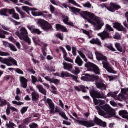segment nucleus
Wrapping results in <instances>:
<instances>
[{
    "mask_svg": "<svg viewBox=\"0 0 128 128\" xmlns=\"http://www.w3.org/2000/svg\"><path fill=\"white\" fill-rule=\"evenodd\" d=\"M0 102H1L0 106H2L8 105V102H6V100L2 99V97H0Z\"/></svg>",
    "mask_w": 128,
    "mask_h": 128,
    "instance_id": "473e14b6",
    "label": "nucleus"
},
{
    "mask_svg": "<svg viewBox=\"0 0 128 128\" xmlns=\"http://www.w3.org/2000/svg\"><path fill=\"white\" fill-rule=\"evenodd\" d=\"M22 10L24 11L27 12L28 14H30V10H30V8L26 6H22Z\"/></svg>",
    "mask_w": 128,
    "mask_h": 128,
    "instance_id": "f704fd0d",
    "label": "nucleus"
},
{
    "mask_svg": "<svg viewBox=\"0 0 128 128\" xmlns=\"http://www.w3.org/2000/svg\"><path fill=\"white\" fill-rule=\"evenodd\" d=\"M84 8H92V4L90 2H87L84 5Z\"/></svg>",
    "mask_w": 128,
    "mask_h": 128,
    "instance_id": "603ef678",
    "label": "nucleus"
},
{
    "mask_svg": "<svg viewBox=\"0 0 128 128\" xmlns=\"http://www.w3.org/2000/svg\"><path fill=\"white\" fill-rule=\"evenodd\" d=\"M82 32L84 34H86L88 36L89 38H92V37L90 36V32L88 31H86V30H82Z\"/></svg>",
    "mask_w": 128,
    "mask_h": 128,
    "instance_id": "e2e57ef3",
    "label": "nucleus"
},
{
    "mask_svg": "<svg viewBox=\"0 0 128 128\" xmlns=\"http://www.w3.org/2000/svg\"><path fill=\"white\" fill-rule=\"evenodd\" d=\"M29 126L30 128H38V124L36 123H32L30 124Z\"/></svg>",
    "mask_w": 128,
    "mask_h": 128,
    "instance_id": "864d4df0",
    "label": "nucleus"
},
{
    "mask_svg": "<svg viewBox=\"0 0 128 128\" xmlns=\"http://www.w3.org/2000/svg\"><path fill=\"white\" fill-rule=\"evenodd\" d=\"M70 78H72L73 80L76 82H78V77L74 75H72L71 74Z\"/></svg>",
    "mask_w": 128,
    "mask_h": 128,
    "instance_id": "13d9d810",
    "label": "nucleus"
},
{
    "mask_svg": "<svg viewBox=\"0 0 128 128\" xmlns=\"http://www.w3.org/2000/svg\"><path fill=\"white\" fill-rule=\"evenodd\" d=\"M70 74L68 72H61V78H70Z\"/></svg>",
    "mask_w": 128,
    "mask_h": 128,
    "instance_id": "7c9ffc66",
    "label": "nucleus"
},
{
    "mask_svg": "<svg viewBox=\"0 0 128 128\" xmlns=\"http://www.w3.org/2000/svg\"><path fill=\"white\" fill-rule=\"evenodd\" d=\"M115 47L118 50V52H122L123 54L126 52V50L123 49L122 48L120 44L118 43L115 44Z\"/></svg>",
    "mask_w": 128,
    "mask_h": 128,
    "instance_id": "cd10ccee",
    "label": "nucleus"
},
{
    "mask_svg": "<svg viewBox=\"0 0 128 128\" xmlns=\"http://www.w3.org/2000/svg\"><path fill=\"white\" fill-rule=\"evenodd\" d=\"M120 6L114 3H111L110 8H108V10L109 12H112L114 10H120Z\"/></svg>",
    "mask_w": 128,
    "mask_h": 128,
    "instance_id": "dca6fc26",
    "label": "nucleus"
},
{
    "mask_svg": "<svg viewBox=\"0 0 128 128\" xmlns=\"http://www.w3.org/2000/svg\"><path fill=\"white\" fill-rule=\"evenodd\" d=\"M62 18L64 24H67L68 26H74V23L72 22H68V16H63Z\"/></svg>",
    "mask_w": 128,
    "mask_h": 128,
    "instance_id": "b1692460",
    "label": "nucleus"
},
{
    "mask_svg": "<svg viewBox=\"0 0 128 128\" xmlns=\"http://www.w3.org/2000/svg\"><path fill=\"white\" fill-rule=\"evenodd\" d=\"M98 36L101 38L102 40H106V38H110V33L105 30L103 32L98 34Z\"/></svg>",
    "mask_w": 128,
    "mask_h": 128,
    "instance_id": "f3484780",
    "label": "nucleus"
},
{
    "mask_svg": "<svg viewBox=\"0 0 128 128\" xmlns=\"http://www.w3.org/2000/svg\"><path fill=\"white\" fill-rule=\"evenodd\" d=\"M60 50H62V51L63 52L64 54V58L66 62H70L71 64H74V60L70 59V58H68V53L66 52V49L60 46Z\"/></svg>",
    "mask_w": 128,
    "mask_h": 128,
    "instance_id": "f8f14e48",
    "label": "nucleus"
},
{
    "mask_svg": "<svg viewBox=\"0 0 128 128\" xmlns=\"http://www.w3.org/2000/svg\"><path fill=\"white\" fill-rule=\"evenodd\" d=\"M90 92L92 98H102V100H106V96L102 92L94 91V90H90Z\"/></svg>",
    "mask_w": 128,
    "mask_h": 128,
    "instance_id": "1a4fd4ad",
    "label": "nucleus"
},
{
    "mask_svg": "<svg viewBox=\"0 0 128 128\" xmlns=\"http://www.w3.org/2000/svg\"><path fill=\"white\" fill-rule=\"evenodd\" d=\"M16 34L17 36L19 38L20 40H24L26 42H28L29 44H32V41L28 37V30H26V28H21L20 30V32H17L16 33Z\"/></svg>",
    "mask_w": 128,
    "mask_h": 128,
    "instance_id": "423d86ee",
    "label": "nucleus"
},
{
    "mask_svg": "<svg viewBox=\"0 0 128 128\" xmlns=\"http://www.w3.org/2000/svg\"><path fill=\"white\" fill-rule=\"evenodd\" d=\"M128 92V88H123L121 90V94H126Z\"/></svg>",
    "mask_w": 128,
    "mask_h": 128,
    "instance_id": "09e8293b",
    "label": "nucleus"
},
{
    "mask_svg": "<svg viewBox=\"0 0 128 128\" xmlns=\"http://www.w3.org/2000/svg\"><path fill=\"white\" fill-rule=\"evenodd\" d=\"M12 104H16V106H24V103L21 102H18L17 101L14 100L12 102Z\"/></svg>",
    "mask_w": 128,
    "mask_h": 128,
    "instance_id": "72a5a7b5",
    "label": "nucleus"
},
{
    "mask_svg": "<svg viewBox=\"0 0 128 128\" xmlns=\"http://www.w3.org/2000/svg\"><path fill=\"white\" fill-rule=\"evenodd\" d=\"M56 29L57 30H60L63 32H68V29L66 27L59 24H56Z\"/></svg>",
    "mask_w": 128,
    "mask_h": 128,
    "instance_id": "5701e85b",
    "label": "nucleus"
},
{
    "mask_svg": "<svg viewBox=\"0 0 128 128\" xmlns=\"http://www.w3.org/2000/svg\"><path fill=\"white\" fill-rule=\"evenodd\" d=\"M45 104L48 106V105L50 112L51 114H56V112H58L60 115L64 118V120H68V118L66 115V113L64 112H62L60 110V108L54 105V103L52 102V100L50 98H48L46 100H44Z\"/></svg>",
    "mask_w": 128,
    "mask_h": 128,
    "instance_id": "20e7f679",
    "label": "nucleus"
},
{
    "mask_svg": "<svg viewBox=\"0 0 128 128\" xmlns=\"http://www.w3.org/2000/svg\"><path fill=\"white\" fill-rule=\"evenodd\" d=\"M28 106H24L22 108H21L20 110V112H21V114L24 116L26 112H28Z\"/></svg>",
    "mask_w": 128,
    "mask_h": 128,
    "instance_id": "2f4dec72",
    "label": "nucleus"
},
{
    "mask_svg": "<svg viewBox=\"0 0 128 128\" xmlns=\"http://www.w3.org/2000/svg\"><path fill=\"white\" fill-rule=\"evenodd\" d=\"M32 102H38L40 98V94H38V93L34 91L32 92Z\"/></svg>",
    "mask_w": 128,
    "mask_h": 128,
    "instance_id": "412c9836",
    "label": "nucleus"
},
{
    "mask_svg": "<svg viewBox=\"0 0 128 128\" xmlns=\"http://www.w3.org/2000/svg\"><path fill=\"white\" fill-rule=\"evenodd\" d=\"M119 116L122 118H126L128 120V112L126 110H120L118 112Z\"/></svg>",
    "mask_w": 128,
    "mask_h": 128,
    "instance_id": "6ab92c4d",
    "label": "nucleus"
},
{
    "mask_svg": "<svg viewBox=\"0 0 128 128\" xmlns=\"http://www.w3.org/2000/svg\"><path fill=\"white\" fill-rule=\"evenodd\" d=\"M33 40L35 44H40V40L38 38V37H34L33 38Z\"/></svg>",
    "mask_w": 128,
    "mask_h": 128,
    "instance_id": "e433bc0d",
    "label": "nucleus"
},
{
    "mask_svg": "<svg viewBox=\"0 0 128 128\" xmlns=\"http://www.w3.org/2000/svg\"><path fill=\"white\" fill-rule=\"evenodd\" d=\"M64 68L66 70H68V72H72L73 68V66L72 64L68 63V62H64L63 63Z\"/></svg>",
    "mask_w": 128,
    "mask_h": 128,
    "instance_id": "a211bd4d",
    "label": "nucleus"
},
{
    "mask_svg": "<svg viewBox=\"0 0 128 128\" xmlns=\"http://www.w3.org/2000/svg\"><path fill=\"white\" fill-rule=\"evenodd\" d=\"M8 12H9L10 14L13 16V14L16 12L14 9L8 10Z\"/></svg>",
    "mask_w": 128,
    "mask_h": 128,
    "instance_id": "6e6d98bb",
    "label": "nucleus"
},
{
    "mask_svg": "<svg viewBox=\"0 0 128 128\" xmlns=\"http://www.w3.org/2000/svg\"><path fill=\"white\" fill-rule=\"evenodd\" d=\"M95 54L99 62H100V60H102L104 68H106V70H108V72H110V74H117V72L114 70H112V68L110 66V64L108 62V59H106V57L102 56V54L98 52H95Z\"/></svg>",
    "mask_w": 128,
    "mask_h": 128,
    "instance_id": "39448f33",
    "label": "nucleus"
},
{
    "mask_svg": "<svg viewBox=\"0 0 128 128\" xmlns=\"http://www.w3.org/2000/svg\"><path fill=\"white\" fill-rule=\"evenodd\" d=\"M114 28L119 30V32H126V29L120 23H115L114 25Z\"/></svg>",
    "mask_w": 128,
    "mask_h": 128,
    "instance_id": "aec40b11",
    "label": "nucleus"
},
{
    "mask_svg": "<svg viewBox=\"0 0 128 128\" xmlns=\"http://www.w3.org/2000/svg\"><path fill=\"white\" fill-rule=\"evenodd\" d=\"M81 80L84 82H88L90 80L91 82L96 81V82L95 84L98 88H100V90H106V84L98 82H100V77L98 76H94V75L91 76L88 74H85L82 77Z\"/></svg>",
    "mask_w": 128,
    "mask_h": 128,
    "instance_id": "7ed1b4c3",
    "label": "nucleus"
},
{
    "mask_svg": "<svg viewBox=\"0 0 128 128\" xmlns=\"http://www.w3.org/2000/svg\"><path fill=\"white\" fill-rule=\"evenodd\" d=\"M38 24L39 26H40L44 30L45 32H48L50 30H52V27L48 22H46L44 20H40L38 22Z\"/></svg>",
    "mask_w": 128,
    "mask_h": 128,
    "instance_id": "9d476101",
    "label": "nucleus"
},
{
    "mask_svg": "<svg viewBox=\"0 0 128 128\" xmlns=\"http://www.w3.org/2000/svg\"><path fill=\"white\" fill-rule=\"evenodd\" d=\"M68 2L72 4H74L76 6H78V8H80V6L76 1L74 0H68Z\"/></svg>",
    "mask_w": 128,
    "mask_h": 128,
    "instance_id": "ea45409f",
    "label": "nucleus"
},
{
    "mask_svg": "<svg viewBox=\"0 0 128 128\" xmlns=\"http://www.w3.org/2000/svg\"><path fill=\"white\" fill-rule=\"evenodd\" d=\"M29 0L30 2V0ZM20 2H21V4H26V6H32V4H30V2H28V1H26L24 2V0H20Z\"/></svg>",
    "mask_w": 128,
    "mask_h": 128,
    "instance_id": "79ce46f5",
    "label": "nucleus"
},
{
    "mask_svg": "<svg viewBox=\"0 0 128 128\" xmlns=\"http://www.w3.org/2000/svg\"><path fill=\"white\" fill-rule=\"evenodd\" d=\"M75 62L78 66H82V64H84V61H82V60L80 58V56H77L75 60Z\"/></svg>",
    "mask_w": 128,
    "mask_h": 128,
    "instance_id": "393cba45",
    "label": "nucleus"
},
{
    "mask_svg": "<svg viewBox=\"0 0 128 128\" xmlns=\"http://www.w3.org/2000/svg\"><path fill=\"white\" fill-rule=\"evenodd\" d=\"M20 82L21 84V88H28V80L26 78H24V77H20Z\"/></svg>",
    "mask_w": 128,
    "mask_h": 128,
    "instance_id": "4468645a",
    "label": "nucleus"
},
{
    "mask_svg": "<svg viewBox=\"0 0 128 128\" xmlns=\"http://www.w3.org/2000/svg\"><path fill=\"white\" fill-rule=\"evenodd\" d=\"M106 28L110 32H114V29L108 24L106 25Z\"/></svg>",
    "mask_w": 128,
    "mask_h": 128,
    "instance_id": "680f3d73",
    "label": "nucleus"
},
{
    "mask_svg": "<svg viewBox=\"0 0 128 128\" xmlns=\"http://www.w3.org/2000/svg\"><path fill=\"white\" fill-rule=\"evenodd\" d=\"M32 83L34 84H36V83L38 82V78L34 76H32Z\"/></svg>",
    "mask_w": 128,
    "mask_h": 128,
    "instance_id": "8fccbe9b",
    "label": "nucleus"
},
{
    "mask_svg": "<svg viewBox=\"0 0 128 128\" xmlns=\"http://www.w3.org/2000/svg\"><path fill=\"white\" fill-rule=\"evenodd\" d=\"M78 54L84 60V62H88V60L86 58V55L82 51H78Z\"/></svg>",
    "mask_w": 128,
    "mask_h": 128,
    "instance_id": "c85d7f7f",
    "label": "nucleus"
},
{
    "mask_svg": "<svg viewBox=\"0 0 128 128\" xmlns=\"http://www.w3.org/2000/svg\"><path fill=\"white\" fill-rule=\"evenodd\" d=\"M70 8L72 10V12H80V10L76 8Z\"/></svg>",
    "mask_w": 128,
    "mask_h": 128,
    "instance_id": "4d7b16f0",
    "label": "nucleus"
},
{
    "mask_svg": "<svg viewBox=\"0 0 128 128\" xmlns=\"http://www.w3.org/2000/svg\"><path fill=\"white\" fill-rule=\"evenodd\" d=\"M37 88H38L40 92L44 94V96H46V90L44 88L42 85H38L37 86Z\"/></svg>",
    "mask_w": 128,
    "mask_h": 128,
    "instance_id": "bb28decb",
    "label": "nucleus"
},
{
    "mask_svg": "<svg viewBox=\"0 0 128 128\" xmlns=\"http://www.w3.org/2000/svg\"><path fill=\"white\" fill-rule=\"evenodd\" d=\"M85 67L88 68V70H93L96 74H100V68L92 63L88 62L85 64Z\"/></svg>",
    "mask_w": 128,
    "mask_h": 128,
    "instance_id": "6e6552de",
    "label": "nucleus"
},
{
    "mask_svg": "<svg viewBox=\"0 0 128 128\" xmlns=\"http://www.w3.org/2000/svg\"><path fill=\"white\" fill-rule=\"evenodd\" d=\"M6 12H8V9H2L0 10V16H6Z\"/></svg>",
    "mask_w": 128,
    "mask_h": 128,
    "instance_id": "4c0bfd02",
    "label": "nucleus"
},
{
    "mask_svg": "<svg viewBox=\"0 0 128 128\" xmlns=\"http://www.w3.org/2000/svg\"><path fill=\"white\" fill-rule=\"evenodd\" d=\"M104 104H105L104 106ZM96 109L98 110V114L106 118L116 116V111L111 108L108 104H106V101L100 100L99 106H96Z\"/></svg>",
    "mask_w": 128,
    "mask_h": 128,
    "instance_id": "f257e3e1",
    "label": "nucleus"
},
{
    "mask_svg": "<svg viewBox=\"0 0 128 128\" xmlns=\"http://www.w3.org/2000/svg\"><path fill=\"white\" fill-rule=\"evenodd\" d=\"M3 44L5 46L6 48H10V44H9L8 42H3Z\"/></svg>",
    "mask_w": 128,
    "mask_h": 128,
    "instance_id": "69168bd1",
    "label": "nucleus"
},
{
    "mask_svg": "<svg viewBox=\"0 0 128 128\" xmlns=\"http://www.w3.org/2000/svg\"><path fill=\"white\" fill-rule=\"evenodd\" d=\"M50 10L52 14H54V12L56 10L54 7V6H52V5H50Z\"/></svg>",
    "mask_w": 128,
    "mask_h": 128,
    "instance_id": "338daca9",
    "label": "nucleus"
},
{
    "mask_svg": "<svg viewBox=\"0 0 128 128\" xmlns=\"http://www.w3.org/2000/svg\"><path fill=\"white\" fill-rule=\"evenodd\" d=\"M0 56H10V54L8 52H2L0 50Z\"/></svg>",
    "mask_w": 128,
    "mask_h": 128,
    "instance_id": "a19ab883",
    "label": "nucleus"
},
{
    "mask_svg": "<svg viewBox=\"0 0 128 128\" xmlns=\"http://www.w3.org/2000/svg\"><path fill=\"white\" fill-rule=\"evenodd\" d=\"M32 120V118H27L23 120V122L24 124H28L30 121Z\"/></svg>",
    "mask_w": 128,
    "mask_h": 128,
    "instance_id": "37998d69",
    "label": "nucleus"
},
{
    "mask_svg": "<svg viewBox=\"0 0 128 128\" xmlns=\"http://www.w3.org/2000/svg\"><path fill=\"white\" fill-rule=\"evenodd\" d=\"M12 17L13 18H14V20H20V15L16 13V12L12 16Z\"/></svg>",
    "mask_w": 128,
    "mask_h": 128,
    "instance_id": "a18cd8bd",
    "label": "nucleus"
},
{
    "mask_svg": "<svg viewBox=\"0 0 128 128\" xmlns=\"http://www.w3.org/2000/svg\"><path fill=\"white\" fill-rule=\"evenodd\" d=\"M114 98L116 100H119L120 102H122V100H124L126 98H124V94L121 93V94H120L118 96H114Z\"/></svg>",
    "mask_w": 128,
    "mask_h": 128,
    "instance_id": "a878e982",
    "label": "nucleus"
},
{
    "mask_svg": "<svg viewBox=\"0 0 128 128\" xmlns=\"http://www.w3.org/2000/svg\"><path fill=\"white\" fill-rule=\"evenodd\" d=\"M32 14L34 16H44V13L42 12H32Z\"/></svg>",
    "mask_w": 128,
    "mask_h": 128,
    "instance_id": "c756f323",
    "label": "nucleus"
},
{
    "mask_svg": "<svg viewBox=\"0 0 128 128\" xmlns=\"http://www.w3.org/2000/svg\"><path fill=\"white\" fill-rule=\"evenodd\" d=\"M60 82V80L58 79H54V78H52V81L51 82V84H58Z\"/></svg>",
    "mask_w": 128,
    "mask_h": 128,
    "instance_id": "c03bdc74",
    "label": "nucleus"
},
{
    "mask_svg": "<svg viewBox=\"0 0 128 128\" xmlns=\"http://www.w3.org/2000/svg\"><path fill=\"white\" fill-rule=\"evenodd\" d=\"M9 48L10 49V50H12V52H18V49H16V46H14V45L12 44H10Z\"/></svg>",
    "mask_w": 128,
    "mask_h": 128,
    "instance_id": "c9c22d12",
    "label": "nucleus"
},
{
    "mask_svg": "<svg viewBox=\"0 0 128 128\" xmlns=\"http://www.w3.org/2000/svg\"><path fill=\"white\" fill-rule=\"evenodd\" d=\"M72 52L75 56H76V48L74 47L72 48Z\"/></svg>",
    "mask_w": 128,
    "mask_h": 128,
    "instance_id": "0e129e2a",
    "label": "nucleus"
},
{
    "mask_svg": "<svg viewBox=\"0 0 128 128\" xmlns=\"http://www.w3.org/2000/svg\"><path fill=\"white\" fill-rule=\"evenodd\" d=\"M93 100L95 106H98V104H100V100H97L96 98H93Z\"/></svg>",
    "mask_w": 128,
    "mask_h": 128,
    "instance_id": "bf43d9fd",
    "label": "nucleus"
},
{
    "mask_svg": "<svg viewBox=\"0 0 128 128\" xmlns=\"http://www.w3.org/2000/svg\"><path fill=\"white\" fill-rule=\"evenodd\" d=\"M118 94V92H110L108 94L107 96L108 97L112 96V98H114V96H116V94Z\"/></svg>",
    "mask_w": 128,
    "mask_h": 128,
    "instance_id": "49530a36",
    "label": "nucleus"
},
{
    "mask_svg": "<svg viewBox=\"0 0 128 128\" xmlns=\"http://www.w3.org/2000/svg\"><path fill=\"white\" fill-rule=\"evenodd\" d=\"M44 78L46 80H48V82H50V84H52V78H50L49 76L44 77Z\"/></svg>",
    "mask_w": 128,
    "mask_h": 128,
    "instance_id": "774afa93",
    "label": "nucleus"
},
{
    "mask_svg": "<svg viewBox=\"0 0 128 128\" xmlns=\"http://www.w3.org/2000/svg\"><path fill=\"white\" fill-rule=\"evenodd\" d=\"M0 62L6 64L7 66H18V61L12 57H9L8 58H4L0 57Z\"/></svg>",
    "mask_w": 128,
    "mask_h": 128,
    "instance_id": "0eeeda50",
    "label": "nucleus"
},
{
    "mask_svg": "<svg viewBox=\"0 0 128 128\" xmlns=\"http://www.w3.org/2000/svg\"><path fill=\"white\" fill-rule=\"evenodd\" d=\"M0 38H6V36H4V30H0Z\"/></svg>",
    "mask_w": 128,
    "mask_h": 128,
    "instance_id": "3c124183",
    "label": "nucleus"
},
{
    "mask_svg": "<svg viewBox=\"0 0 128 128\" xmlns=\"http://www.w3.org/2000/svg\"><path fill=\"white\" fill-rule=\"evenodd\" d=\"M90 44H97V46H102V42L98 38H93L90 41Z\"/></svg>",
    "mask_w": 128,
    "mask_h": 128,
    "instance_id": "4be33fe9",
    "label": "nucleus"
},
{
    "mask_svg": "<svg viewBox=\"0 0 128 128\" xmlns=\"http://www.w3.org/2000/svg\"><path fill=\"white\" fill-rule=\"evenodd\" d=\"M27 28L31 32L32 34H42V32L38 29H36V26H28Z\"/></svg>",
    "mask_w": 128,
    "mask_h": 128,
    "instance_id": "2eb2a0df",
    "label": "nucleus"
},
{
    "mask_svg": "<svg viewBox=\"0 0 128 128\" xmlns=\"http://www.w3.org/2000/svg\"><path fill=\"white\" fill-rule=\"evenodd\" d=\"M82 16L84 20H87L90 24H93L94 30H100L104 26V22L100 18L90 12H83Z\"/></svg>",
    "mask_w": 128,
    "mask_h": 128,
    "instance_id": "f03ea898",
    "label": "nucleus"
},
{
    "mask_svg": "<svg viewBox=\"0 0 128 128\" xmlns=\"http://www.w3.org/2000/svg\"><path fill=\"white\" fill-rule=\"evenodd\" d=\"M6 126L8 127V128H14V126H16V124L12 122H10L8 124H6Z\"/></svg>",
    "mask_w": 128,
    "mask_h": 128,
    "instance_id": "5fc2aeb1",
    "label": "nucleus"
},
{
    "mask_svg": "<svg viewBox=\"0 0 128 128\" xmlns=\"http://www.w3.org/2000/svg\"><path fill=\"white\" fill-rule=\"evenodd\" d=\"M94 124V126L98 124L100 126H102V128H106V122H102V120H100L96 116H95V118L94 120V122H93Z\"/></svg>",
    "mask_w": 128,
    "mask_h": 128,
    "instance_id": "ddd939ff",
    "label": "nucleus"
},
{
    "mask_svg": "<svg viewBox=\"0 0 128 128\" xmlns=\"http://www.w3.org/2000/svg\"><path fill=\"white\" fill-rule=\"evenodd\" d=\"M10 109L13 112H18V110L16 109V108L13 107V106H9Z\"/></svg>",
    "mask_w": 128,
    "mask_h": 128,
    "instance_id": "052dcab7",
    "label": "nucleus"
},
{
    "mask_svg": "<svg viewBox=\"0 0 128 128\" xmlns=\"http://www.w3.org/2000/svg\"><path fill=\"white\" fill-rule=\"evenodd\" d=\"M72 120L76 123H78V124L84 126H86V128H92V126H94V121H80L76 120L74 118H73Z\"/></svg>",
    "mask_w": 128,
    "mask_h": 128,
    "instance_id": "9b49d317",
    "label": "nucleus"
},
{
    "mask_svg": "<svg viewBox=\"0 0 128 128\" xmlns=\"http://www.w3.org/2000/svg\"><path fill=\"white\" fill-rule=\"evenodd\" d=\"M86 54L90 60H94V55H92V52L88 51Z\"/></svg>",
    "mask_w": 128,
    "mask_h": 128,
    "instance_id": "58836bf2",
    "label": "nucleus"
},
{
    "mask_svg": "<svg viewBox=\"0 0 128 128\" xmlns=\"http://www.w3.org/2000/svg\"><path fill=\"white\" fill-rule=\"evenodd\" d=\"M73 74H80V69L78 68L75 67V70L72 71Z\"/></svg>",
    "mask_w": 128,
    "mask_h": 128,
    "instance_id": "de8ad7c7",
    "label": "nucleus"
}]
</instances>
